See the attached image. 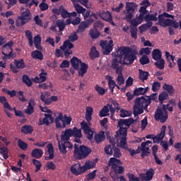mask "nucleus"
Instances as JSON below:
<instances>
[{
	"label": "nucleus",
	"mask_w": 181,
	"mask_h": 181,
	"mask_svg": "<svg viewBox=\"0 0 181 181\" xmlns=\"http://www.w3.org/2000/svg\"><path fill=\"white\" fill-rule=\"evenodd\" d=\"M108 86H109V89L111 91V94H114V89L115 88V86H117V83L115 82V81L112 80V77L108 76Z\"/></svg>",
	"instance_id": "obj_36"
},
{
	"label": "nucleus",
	"mask_w": 181,
	"mask_h": 181,
	"mask_svg": "<svg viewBox=\"0 0 181 181\" xmlns=\"http://www.w3.org/2000/svg\"><path fill=\"white\" fill-rule=\"evenodd\" d=\"M70 63L74 70H78V74L79 76L83 77L88 72V65L82 62L81 60L76 57H72V59H70Z\"/></svg>",
	"instance_id": "obj_5"
},
{
	"label": "nucleus",
	"mask_w": 181,
	"mask_h": 181,
	"mask_svg": "<svg viewBox=\"0 0 181 181\" xmlns=\"http://www.w3.org/2000/svg\"><path fill=\"white\" fill-rule=\"evenodd\" d=\"M47 74L45 69H41V74H40V78L42 82H45L47 80Z\"/></svg>",
	"instance_id": "obj_64"
},
{
	"label": "nucleus",
	"mask_w": 181,
	"mask_h": 181,
	"mask_svg": "<svg viewBox=\"0 0 181 181\" xmlns=\"http://www.w3.org/2000/svg\"><path fill=\"white\" fill-rule=\"evenodd\" d=\"M0 154L3 156V158L6 160L9 158L8 155V148L5 146L0 147Z\"/></svg>",
	"instance_id": "obj_44"
},
{
	"label": "nucleus",
	"mask_w": 181,
	"mask_h": 181,
	"mask_svg": "<svg viewBox=\"0 0 181 181\" xmlns=\"http://www.w3.org/2000/svg\"><path fill=\"white\" fill-rule=\"evenodd\" d=\"M74 8L77 13H82L83 15L86 12V8H83L79 4H74Z\"/></svg>",
	"instance_id": "obj_50"
},
{
	"label": "nucleus",
	"mask_w": 181,
	"mask_h": 181,
	"mask_svg": "<svg viewBox=\"0 0 181 181\" xmlns=\"http://www.w3.org/2000/svg\"><path fill=\"white\" fill-rule=\"evenodd\" d=\"M149 76H150L149 72L144 71L141 69H139V79L140 81H144L148 80Z\"/></svg>",
	"instance_id": "obj_29"
},
{
	"label": "nucleus",
	"mask_w": 181,
	"mask_h": 181,
	"mask_svg": "<svg viewBox=\"0 0 181 181\" xmlns=\"http://www.w3.org/2000/svg\"><path fill=\"white\" fill-rule=\"evenodd\" d=\"M105 139H106L105 132L103 131H100L99 133L95 134L94 136V140L96 144H99L101 142L105 141Z\"/></svg>",
	"instance_id": "obj_23"
},
{
	"label": "nucleus",
	"mask_w": 181,
	"mask_h": 181,
	"mask_svg": "<svg viewBox=\"0 0 181 181\" xmlns=\"http://www.w3.org/2000/svg\"><path fill=\"white\" fill-rule=\"evenodd\" d=\"M155 171L153 168H148L146 173V176L147 177V180H151L153 177Z\"/></svg>",
	"instance_id": "obj_51"
},
{
	"label": "nucleus",
	"mask_w": 181,
	"mask_h": 181,
	"mask_svg": "<svg viewBox=\"0 0 181 181\" xmlns=\"http://www.w3.org/2000/svg\"><path fill=\"white\" fill-rule=\"evenodd\" d=\"M70 171L72 174L78 176L86 172V168L84 166H81V164H75L72 165L70 168Z\"/></svg>",
	"instance_id": "obj_17"
},
{
	"label": "nucleus",
	"mask_w": 181,
	"mask_h": 181,
	"mask_svg": "<svg viewBox=\"0 0 181 181\" xmlns=\"http://www.w3.org/2000/svg\"><path fill=\"white\" fill-rule=\"evenodd\" d=\"M146 7L145 6H141L139 12V21H143L144 19V15L146 13H148V10H146Z\"/></svg>",
	"instance_id": "obj_43"
},
{
	"label": "nucleus",
	"mask_w": 181,
	"mask_h": 181,
	"mask_svg": "<svg viewBox=\"0 0 181 181\" xmlns=\"http://www.w3.org/2000/svg\"><path fill=\"white\" fill-rule=\"evenodd\" d=\"M74 45L70 42V40L64 41L63 45L60 47V49H69L71 50Z\"/></svg>",
	"instance_id": "obj_39"
},
{
	"label": "nucleus",
	"mask_w": 181,
	"mask_h": 181,
	"mask_svg": "<svg viewBox=\"0 0 181 181\" xmlns=\"http://www.w3.org/2000/svg\"><path fill=\"white\" fill-rule=\"evenodd\" d=\"M100 57L99 52L96 49L95 46H93L90 49V52H89V57H90L91 60L95 59Z\"/></svg>",
	"instance_id": "obj_28"
},
{
	"label": "nucleus",
	"mask_w": 181,
	"mask_h": 181,
	"mask_svg": "<svg viewBox=\"0 0 181 181\" xmlns=\"http://www.w3.org/2000/svg\"><path fill=\"white\" fill-rule=\"evenodd\" d=\"M33 164L35 166V173H37L42 167V164L39 160L33 159L32 160Z\"/></svg>",
	"instance_id": "obj_46"
},
{
	"label": "nucleus",
	"mask_w": 181,
	"mask_h": 181,
	"mask_svg": "<svg viewBox=\"0 0 181 181\" xmlns=\"http://www.w3.org/2000/svg\"><path fill=\"white\" fill-rule=\"evenodd\" d=\"M98 16H99L103 21L109 22L112 25H115L113 21L112 16L110 14V11H100L97 12Z\"/></svg>",
	"instance_id": "obj_15"
},
{
	"label": "nucleus",
	"mask_w": 181,
	"mask_h": 181,
	"mask_svg": "<svg viewBox=\"0 0 181 181\" xmlns=\"http://www.w3.org/2000/svg\"><path fill=\"white\" fill-rule=\"evenodd\" d=\"M61 16L62 18L66 19L70 18V13H69L63 6H60Z\"/></svg>",
	"instance_id": "obj_45"
},
{
	"label": "nucleus",
	"mask_w": 181,
	"mask_h": 181,
	"mask_svg": "<svg viewBox=\"0 0 181 181\" xmlns=\"http://www.w3.org/2000/svg\"><path fill=\"white\" fill-rule=\"evenodd\" d=\"M169 94L166 91H163L160 95H158V101H160V105H163L165 100H168L169 98Z\"/></svg>",
	"instance_id": "obj_41"
},
{
	"label": "nucleus",
	"mask_w": 181,
	"mask_h": 181,
	"mask_svg": "<svg viewBox=\"0 0 181 181\" xmlns=\"http://www.w3.org/2000/svg\"><path fill=\"white\" fill-rule=\"evenodd\" d=\"M71 136L82 138L81 129L74 127V129H66L65 131L62 132L61 139L62 141H70Z\"/></svg>",
	"instance_id": "obj_6"
},
{
	"label": "nucleus",
	"mask_w": 181,
	"mask_h": 181,
	"mask_svg": "<svg viewBox=\"0 0 181 181\" xmlns=\"http://www.w3.org/2000/svg\"><path fill=\"white\" fill-rule=\"evenodd\" d=\"M109 112V108L107 106H104L103 109L100 111V117H107Z\"/></svg>",
	"instance_id": "obj_57"
},
{
	"label": "nucleus",
	"mask_w": 181,
	"mask_h": 181,
	"mask_svg": "<svg viewBox=\"0 0 181 181\" xmlns=\"http://www.w3.org/2000/svg\"><path fill=\"white\" fill-rule=\"evenodd\" d=\"M144 54L146 55H149L151 54V49L149 47H146V48H141L139 50V54L140 55H144Z\"/></svg>",
	"instance_id": "obj_63"
},
{
	"label": "nucleus",
	"mask_w": 181,
	"mask_h": 181,
	"mask_svg": "<svg viewBox=\"0 0 181 181\" xmlns=\"http://www.w3.org/2000/svg\"><path fill=\"white\" fill-rule=\"evenodd\" d=\"M132 28H136L137 25H139V24L141 23V22L139 20V18H133L132 20H131L130 21Z\"/></svg>",
	"instance_id": "obj_62"
},
{
	"label": "nucleus",
	"mask_w": 181,
	"mask_h": 181,
	"mask_svg": "<svg viewBox=\"0 0 181 181\" xmlns=\"http://www.w3.org/2000/svg\"><path fill=\"white\" fill-rule=\"evenodd\" d=\"M144 18L146 20V22L153 21L157 22L158 21V17H156L155 16H153L152 14H147L146 15Z\"/></svg>",
	"instance_id": "obj_53"
},
{
	"label": "nucleus",
	"mask_w": 181,
	"mask_h": 181,
	"mask_svg": "<svg viewBox=\"0 0 181 181\" xmlns=\"http://www.w3.org/2000/svg\"><path fill=\"white\" fill-rule=\"evenodd\" d=\"M114 41L110 40H101L100 42V46L102 47V52L104 55H109L110 52L113 50Z\"/></svg>",
	"instance_id": "obj_9"
},
{
	"label": "nucleus",
	"mask_w": 181,
	"mask_h": 181,
	"mask_svg": "<svg viewBox=\"0 0 181 181\" xmlns=\"http://www.w3.org/2000/svg\"><path fill=\"white\" fill-rule=\"evenodd\" d=\"M149 144H151L152 142L149 140L146 141V142H141V158H144V156H149L151 154L150 148H149Z\"/></svg>",
	"instance_id": "obj_16"
},
{
	"label": "nucleus",
	"mask_w": 181,
	"mask_h": 181,
	"mask_svg": "<svg viewBox=\"0 0 181 181\" xmlns=\"http://www.w3.org/2000/svg\"><path fill=\"white\" fill-rule=\"evenodd\" d=\"M44 155V151L41 148H35L32 151L31 156L32 158H35L39 159L42 158Z\"/></svg>",
	"instance_id": "obj_27"
},
{
	"label": "nucleus",
	"mask_w": 181,
	"mask_h": 181,
	"mask_svg": "<svg viewBox=\"0 0 181 181\" xmlns=\"http://www.w3.org/2000/svg\"><path fill=\"white\" fill-rule=\"evenodd\" d=\"M18 146L20 148V149H22L23 151L28 149V144L23 141L21 139H18Z\"/></svg>",
	"instance_id": "obj_52"
},
{
	"label": "nucleus",
	"mask_w": 181,
	"mask_h": 181,
	"mask_svg": "<svg viewBox=\"0 0 181 181\" xmlns=\"http://www.w3.org/2000/svg\"><path fill=\"white\" fill-rule=\"evenodd\" d=\"M167 127L163 125L160 130V134H157L156 136H153L152 134H148L146 136L147 139H153L154 144H159L165 136V132H166Z\"/></svg>",
	"instance_id": "obj_12"
},
{
	"label": "nucleus",
	"mask_w": 181,
	"mask_h": 181,
	"mask_svg": "<svg viewBox=\"0 0 181 181\" xmlns=\"http://www.w3.org/2000/svg\"><path fill=\"white\" fill-rule=\"evenodd\" d=\"M160 88V83L158 81H154L152 84V90L153 93H156Z\"/></svg>",
	"instance_id": "obj_58"
},
{
	"label": "nucleus",
	"mask_w": 181,
	"mask_h": 181,
	"mask_svg": "<svg viewBox=\"0 0 181 181\" xmlns=\"http://www.w3.org/2000/svg\"><path fill=\"white\" fill-rule=\"evenodd\" d=\"M32 18L33 16L29 8H25V11H23L21 15L18 16V19H21L23 25L31 22Z\"/></svg>",
	"instance_id": "obj_14"
},
{
	"label": "nucleus",
	"mask_w": 181,
	"mask_h": 181,
	"mask_svg": "<svg viewBox=\"0 0 181 181\" xmlns=\"http://www.w3.org/2000/svg\"><path fill=\"white\" fill-rule=\"evenodd\" d=\"M95 165H96L95 163L88 160L86 161L85 165H83V168L84 169H86V171H87L88 170H90L93 167H95Z\"/></svg>",
	"instance_id": "obj_47"
},
{
	"label": "nucleus",
	"mask_w": 181,
	"mask_h": 181,
	"mask_svg": "<svg viewBox=\"0 0 181 181\" xmlns=\"http://www.w3.org/2000/svg\"><path fill=\"white\" fill-rule=\"evenodd\" d=\"M69 141V140H62V139H61V143L59 141L58 143V147H59V151L62 153L63 155H66L67 153V151H66L67 148L65 146V144H63V141Z\"/></svg>",
	"instance_id": "obj_40"
},
{
	"label": "nucleus",
	"mask_w": 181,
	"mask_h": 181,
	"mask_svg": "<svg viewBox=\"0 0 181 181\" xmlns=\"http://www.w3.org/2000/svg\"><path fill=\"white\" fill-rule=\"evenodd\" d=\"M14 65L18 69H23L25 67L24 60L23 59H21V60L15 59Z\"/></svg>",
	"instance_id": "obj_42"
},
{
	"label": "nucleus",
	"mask_w": 181,
	"mask_h": 181,
	"mask_svg": "<svg viewBox=\"0 0 181 181\" xmlns=\"http://www.w3.org/2000/svg\"><path fill=\"white\" fill-rule=\"evenodd\" d=\"M148 89H149L148 87H146L145 88H136L133 91V93H134V95H136V96H138L140 95H144L146 93H148Z\"/></svg>",
	"instance_id": "obj_38"
},
{
	"label": "nucleus",
	"mask_w": 181,
	"mask_h": 181,
	"mask_svg": "<svg viewBox=\"0 0 181 181\" xmlns=\"http://www.w3.org/2000/svg\"><path fill=\"white\" fill-rule=\"evenodd\" d=\"M89 27V23H88L86 21H82L78 26V29L76 32L78 33H82L85 31L86 29H87Z\"/></svg>",
	"instance_id": "obj_32"
},
{
	"label": "nucleus",
	"mask_w": 181,
	"mask_h": 181,
	"mask_svg": "<svg viewBox=\"0 0 181 181\" xmlns=\"http://www.w3.org/2000/svg\"><path fill=\"white\" fill-rule=\"evenodd\" d=\"M152 59L154 61H158L159 59H162V52L160 49H153L152 52Z\"/></svg>",
	"instance_id": "obj_31"
},
{
	"label": "nucleus",
	"mask_w": 181,
	"mask_h": 181,
	"mask_svg": "<svg viewBox=\"0 0 181 181\" xmlns=\"http://www.w3.org/2000/svg\"><path fill=\"white\" fill-rule=\"evenodd\" d=\"M104 151L106 153V155L112 156L113 155L112 145L109 144L107 146H105L104 148Z\"/></svg>",
	"instance_id": "obj_56"
},
{
	"label": "nucleus",
	"mask_w": 181,
	"mask_h": 181,
	"mask_svg": "<svg viewBox=\"0 0 181 181\" xmlns=\"http://www.w3.org/2000/svg\"><path fill=\"white\" fill-rule=\"evenodd\" d=\"M139 176V177H136L132 173L127 174L129 181H140V180L143 181H150V180H148V177H146V175L144 173H140Z\"/></svg>",
	"instance_id": "obj_18"
},
{
	"label": "nucleus",
	"mask_w": 181,
	"mask_h": 181,
	"mask_svg": "<svg viewBox=\"0 0 181 181\" xmlns=\"http://www.w3.org/2000/svg\"><path fill=\"white\" fill-rule=\"evenodd\" d=\"M134 122L136 124V121H135L133 118L129 119H120L118 121V127H119V130L117 131L116 136L117 138V141L119 140V146L122 149H126L129 151L131 156H134L136 153L134 149L129 148L127 142V130L129 129V127H134Z\"/></svg>",
	"instance_id": "obj_2"
},
{
	"label": "nucleus",
	"mask_w": 181,
	"mask_h": 181,
	"mask_svg": "<svg viewBox=\"0 0 181 181\" xmlns=\"http://www.w3.org/2000/svg\"><path fill=\"white\" fill-rule=\"evenodd\" d=\"M48 149V153H49V157H45V160H52L54 158V146L52 144H49L47 146Z\"/></svg>",
	"instance_id": "obj_30"
},
{
	"label": "nucleus",
	"mask_w": 181,
	"mask_h": 181,
	"mask_svg": "<svg viewBox=\"0 0 181 181\" xmlns=\"http://www.w3.org/2000/svg\"><path fill=\"white\" fill-rule=\"evenodd\" d=\"M129 28H130L131 37L134 40H136L137 39V32H138L137 28L132 27V25H130Z\"/></svg>",
	"instance_id": "obj_48"
},
{
	"label": "nucleus",
	"mask_w": 181,
	"mask_h": 181,
	"mask_svg": "<svg viewBox=\"0 0 181 181\" xmlns=\"http://www.w3.org/2000/svg\"><path fill=\"white\" fill-rule=\"evenodd\" d=\"M31 57L33 59H37L40 61H43L44 59V54L43 53L38 50V49H35L31 52Z\"/></svg>",
	"instance_id": "obj_24"
},
{
	"label": "nucleus",
	"mask_w": 181,
	"mask_h": 181,
	"mask_svg": "<svg viewBox=\"0 0 181 181\" xmlns=\"http://www.w3.org/2000/svg\"><path fill=\"white\" fill-rule=\"evenodd\" d=\"M154 119L156 121L160 122L162 124L165 123L168 119V111L160 110V106H158L155 112Z\"/></svg>",
	"instance_id": "obj_10"
},
{
	"label": "nucleus",
	"mask_w": 181,
	"mask_h": 181,
	"mask_svg": "<svg viewBox=\"0 0 181 181\" xmlns=\"http://www.w3.org/2000/svg\"><path fill=\"white\" fill-rule=\"evenodd\" d=\"M95 90L100 95H104L106 93V90L105 88H103L98 84L95 86Z\"/></svg>",
	"instance_id": "obj_55"
},
{
	"label": "nucleus",
	"mask_w": 181,
	"mask_h": 181,
	"mask_svg": "<svg viewBox=\"0 0 181 181\" xmlns=\"http://www.w3.org/2000/svg\"><path fill=\"white\" fill-rule=\"evenodd\" d=\"M81 128H82L85 134L87 135V139L91 141L93 137L94 131H93L92 129L89 127L88 122L85 120L81 122Z\"/></svg>",
	"instance_id": "obj_13"
},
{
	"label": "nucleus",
	"mask_w": 181,
	"mask_h": 181,
	"mask_svg": "<svg viewBox=\"0 0 181 181\" xmlns=\"http://www.w3.org/2000/svg\"><path fill=\"white\" fill-rule=\"evenodd\" d=\"M0 103L3 105V107L6 110H11V106L8 103L6 96H0Z\"/></svg>",
	"instance_id": "obj_35"
},
{
	"label": "nucleus",
	"mask_w": 181,
	"mask_h": 181,
	"mask_svg": "<svg viewBox=\"0 0 181 181\" xmlns=\"http://www.w3.org/2000/svg\"><path fill=\"white\" fill-rule=\"evenodd\" d=\"M57 26L59 28V30L62 32V30H64L66 27V23L64 21L58 20L57 21Z\"/></svg>",
	"instance_id": "obj_61"
},
{
	"label": "nucleus",
	"mask_w": 181,
	"mask_h": 181,
	"mask_svg": "<svg viewBox=\"0 0 181 181\" xmlns=\"http://www.w3.org/2000/svg\"><path fill=\"white\" fill-rule=\"evenodd\" d=\"M21 132L24 134H31L33 132V128L31 125H24L21 129Z\"/></svg>",
	"instance_id": "obj_37"
},
{
	"label": "nucleus",
	"mask_w": 181,
	"mask_h": 181,
	"mask_svg": "<svg viewBox=\"0 0 181 181\" xmlns=\"http://www.w3.org/2000/svg\"><path fill=\"white\" fill-rule=\"evenodd\" d=\"M91 152L92 149L90 148L85 145H81L79 146V151H78V153L74 154V156L77 160H83L86 158H88Z\"/></svg>",
	"instance_id": "obj_7"
},
{
	"label": "nucleus",
	"mask_w": 181,
	"mask_h": 181,
	"mask_svg": "<svg viewBox=\"0 0 181 181\" xmlns=\"http://www.w3.org/2000/svg\"><path fill=\"white\" fill-rule=\"evenodd\" d=\"M154 65L156 66V69L163 70L165 69V61L163 59L155 60Z\"/></svg>",
	"instance_id": "obj_33"
},
{
	"label": "nucleus",
	"mask_w": 181,
	"mask_h": 181,
	"mask_svg": "<svg viewBox=\"0 0 181 181\" xmlns=\"http://www.w3.org/2000/svg\"><path fill=\"white\" fill-rule=\"evenodd\" d=\"M114 173H110V177L113 181H127L123 175L119 177L118 174H122L123 173H118L116 170H113Z\"/></svg>",
	"instance_id": "obj_25"
},
{
	"label": "nucleus",
	"mask_w": 181,
	"mask_h": 181,
	"mask_svg": "<svg viewBox=\"0 0 181 181\" xmlns=\"http://www.w3.org/2000/svg\"><path fill=\"white\" fill-rule=\"evenodd\" d=\"M163 90H165L167 94L170 96H173L175 94V89H174L173 86L167 83H164L163 86Z\"/></svg>",
	"instance_id": "obj_26"
},
{
	"label": "nucleus",
	"mask_w": 181,
	"mask_h": 181,
	"mask_svg": "<svg viewBox=\"0 0 181 181\" xmlns=\"http://www.w3.org/2000/svg\"><path fill=\"white\" fill-rule=\"evenodd\" d=\"M13 41L11 40L6 43V38L0 35V46L1 47V54L4 55L2 57L3 61L9 60L13 58Z\"/></svg>",
	"instance_id": "obj_4"
},
{
	"label": "nucleus",
	"mask_w": 181,
	"mask_h": 181,
	"mask_svg": "<svg viewBox=\"0 0 181 181\" xmlns=\"http://www.w3.org/2000/svg\"><path fill=\"white\" fill-rule=\"evenodd\" d=\"M108 165L112 166L113 171H117L118 173H123L124 171V167L118 166V165H123L122 161L116 158H110Z\"/></svg>",
	"instance_id": "obj_8"
},
{
	"label": "nucleus",
	"mask_w": 181,
	"mask_h": 181,
	"mask_svg": "<svg viewBox=\"0 0 181 181\" xmlns=\"http://www.w3.org/2000/svg\"><path fill=\"white\" fill-rule=\"evenodd\" d=\"M150 105V99H146L144 96L136 98L134 101V105H133V115L137 117L143 114L144 110L148 111V107Z\"/></svg>",
	"instance_id": "obj_3"
},
{
	"label": "nucleus",
	"mask_w": 181,
	"mask_h": 181,
	"mask_svg": "<svg viewBox=\"0 0 181 181\" xmlns=\"http://www.w3.org/2000/svg\"><path fill=\"white\" fill-rule=\"evenodd\" d=\"M139 62L141 65L144 66L146 64H148L150 63V59L146 55H143L139 59Z\"/></svg>",
	"instance_id": "obj_49"
},
{
	"label": "nucleus",
	"mask_w": 181,
	"mask_h": 181,
	"mask_svg": "<svg viewBox=\"0 0 181 181\" xmlns=\"http://www.w3.org/2000/svg\"><path fill=\"white\" fill-rule=\"evenodd\" d=\"M88 35L92 39H97L100 37V33L96 28H92L89 30Z\"/></svg>",
	"instance_id": "obj_34"
},
{
	"label": "nucleus",
	"mask_w": 181,
	"mask_h": 181,
	"mask_svg": "<svg viewBox=\"0 0 181 181\" xmlns=\"http://www.w3.org/2000/svg\"><path fill=\"white\" fill-rule=\"evenodd\" d=\"M113 156L114 158H121L122 156V153H121V149H119L117 147H115L113 149Z\"/></svg>",
	"instance_id": "obj_59"
},
{
	"label": "nucleus",
	"mask_w": 181,
	"mask_h": 181,
	"mask_svg": "<svg viewBox=\"0 0 181 181\" xmlns=\"http://www.w3.org/2000/svg\"><path fill=\"white\" fill-rule=\"evenodd\" d=\"M136 8H137V4L136 3L127 2V4H126L127 13L125 16V19L127 20V21H132Z\"/></svg>",
	"instance_id": "obj_11"
},
{
	"label": "nucleus",
	"mask_w": 181,
	"mask_h": 181,
	"mask_svg": "<svg viewBox=\"0 0 181 181\" xmlns=\"http://www.w3.org/2000/svg\"><path fill=\"white\" fill-rule=\"evenodd\" d=\"M170 20V18L163 17L162 15H158V23H156V25H160L162 28H166L169 25Z\"/></svg>",
	"instance_id": "obj_22"
},
{
	"label": "nucleus",
	"mask_w": 181,
	"mask_h": 181,
	"mask_svg": "<svg viewBox=\"0 0 181 181\" xmlns=\"http://www.w3.org/2000/svg\"><path fill=\"white\" fill-rule=\"evenodd\" d=\"M3 92L6 93V94H8L10 98H14L18 93L15 90H9L8 89H3Z\"/></svg>",
	"instance_id": "obj_60"
},
{
	"label": "nucleus",
	"mask_w": 181,
	"mask_h": 181,
	"mask_svg": "<svg viewBox=\"0 0 181 181\" xmlns=\"http://www.w3.org/2000/svg\"><path fill=\"white\" fill-rule=\"evenodd\" d=\"M35 100L33 98H30V100H28V105L27 106V108L25 111V113L28 115H31L35 112Z\"/></svg>",
	"instance_id": "obj_21"
},
{
	"label": "nucleus",
	"mask_w": 181,
	"mask_h": 181,
	"mask_svg": "<svg viewBox=\"0 0 181 181\" xmlns=\"http://www.w3.org/2000/svg\"><path fill=\"white\" fill-rule=\"evenodd\" d=\"M23 82L24 84H25L28 87L33 85L32 81L30 79L29 76L26 74H24L23 76Z\"/></svg>",
	"instance_id": "obj_54"
},
{
	"label": "nucleus",
	"mask_w": 181,
	"mask_h": 181,
	"mask_svg": "<svg viewBox=\"0 0 181 181\" xmlns=\"http://www.w3.org/2000/svg\"><path fill=\"white\" fill-rule=\"evenodd\" d=\"M138 50L129 47H122L119 48L116 58L112 61L111 68L116 70L118 75L117 81L118 86H122L124 83L123 76L124 65L131 66L137 58Z\"/></svg>",
	"instance_id": "obj_1"
},
{
	"label": "nucleus",
	"mask_w": 181,
	"mask_h": 181,
	"mask_svg": "<svg viewBox=\"0 0 181 181\" xmlns=\"http://www.w3.org/2000/svg\"><path fill=\"white\" fill-rule=\"evenodd\" d=\"M44 116H45V118L42 120L40 119V122H39L40 126L41 125L49 126L50 124V122L51 123L54 122V118L52 117V115L45 113ZM49 121H50V122Z\"/></svg>",
	"instance_id": "obj_19"
},
{
	"label": "nucleus",
	"mask_w": 181,
	"mask_h": 181,
	"mask_svg": "<svg viewBox=\"0 0 181 181\" xmlns=\"http://www.w3.org/2000/svg\"><path fill=\"white\" fill-rule=\"evenodd\" d=\"M55 127L57 129L66 128L65 120L64 119L63 113H59V116L55 118Z\"/></svg>",
	"instance_id": "obj_20"
}]
</instances>
